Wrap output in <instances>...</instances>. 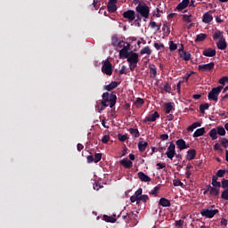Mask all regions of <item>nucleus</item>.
<instances>
[{
    "label": "nucleus",
    "instance_id": "obj_1",
    "mask_svg": "<svg viewBox=\"0 0 228 228\" xmlns=\"http://www.w3.org/2000/svg\"><path fill=\"white\" fill-rule=\"evenodd\" d=\"M102 101L101 102L102 106L103 108H113L117 104V94L115 93H103L102 95ZM110 102V104H108Z\"/></svg>",
    "mask_w": 228,
    "mask_h": 228
},
{
    "label": "nucleus",
    "instance_id": "obj_2",
    "mask_svg": "<svg viewBox=\"0 0 228 228\" xmlns=\"http://www.w3.org/2000/svg\"><path fill=\"white\" fill-rule=\"evenodd\" d=\"M135 11L141 15V17H143V19H147L149 15H151V8L145 4V2H139Z\"/></svg>",
    "mask_w": 228,
    "mask_h": 228
},
{
    "label": "nucleus",
    "instance_id": "obj_3",
    "mask_svg": "<svg viewBox=\"0 0 228 228\" xmlns=\"http://www.w3.org/2000/svg\"><path fill=\"white\" fill-rule=\"evenodd\" d=\"M224 90V86H218L217 87L212 88V90L208 93V101H214L216 102L218 101V96Z\"/></svg>",
    "mask_w": 228,
    "mask_h": 228
},
{
    "label": "nucleus",
    "instance_id": "obj_4",
    "mask_svg": "<svg viewBox=\"0 0 228 228\" xmlns=\"http://www.w3.org/2000/svg\"><path fill=\"white\" fill-rule=\"evenodd\" d=\"M102 74H105L106 76H111L113 74V65L109 60H106L102 67Z\"/></svg>",
    "mask_w": 228,
    "mask_h": 228
},
{
    "label": "nucleus",
    "instance_id": "obj_5",
    "mask_svg": "<svg viewBox=\"0 0 228 228\" xmlns=\"http://www.w3.org/2000/svg\"><path fill=\"white\" fill-rule=\"evenodd\" d=\"M166 156L168 159H171V161L175 157V144L174 142H170L166 151Z\"/></svg>",
    "mask_w": 228,
    "mask_h": 228
},
{
    "label": "nucleus",
    "instance_id": "obj_6",
    "mask_svg": "<svg viewBox=\"0 0 228 228\" xmlns=\"http://www.w3.org/2000/svg\"><path fill=\"white\" fill-rule=\"evenodd\" d=\"M215 69V62H210L208 64H202L198 66V70L200 72H211Z\"/></svg>",
    "mask_w": 228,
    "mask_h": 228
},
{
    "label": "nucleus",
    "instance_id": "obj_7",
    "mask_svg": "<svg viewBox=\"0 0 228 228\" xmlns=\"http://www.w3.org/2000/svg\"><path fill=\"white\" fill-rule=\"evenodd\" d=\"M159 118V113L155 111L153 114L147 116L144 119H142V124H149V122H156Z\"/></svg>",
    "mask_w": 228,
    "mask_h": 228
},
{
    "label": "nucleus",
    "instance_id": "obj_8",
    "mask_svg": "<svg viewBox=\"0 0 228 228\" xmlns=\"http://www.w3.org/2000/svg\"><path fill=\"white\" fill-rule=\"evenodd\" d=\"M124 19H127L129 22H133L136 19V13L133 10H128L123 12Z\"/></svg>",
    "mask_w": 228,
    "mask_h": 228
},
{
    "label": "nucleus",
    "instance_id": "obj_9",
    "mask_svg": "<svg viewBox=\"0 0 228 228\" xmlns=\"http://www.w3.org/2000/svg\"><path fill=\"white\" fill-rule=\"evenodd\" d=\"M211 13H215V11H209L203 14L202 22H204V24L213 22V14Z\"/></svg>",
    "mask_w": 228,
    "mask_h": 228
},
{
    "label": "nucleus",
    "instance_id": "obj_10",
    "mask_svg": "<svg viewBox=\"0 0 228 228\" xmlns=\"http://www.w3.org/2000/svg\"><path fill=\"white\" fill-rule=\"evenodd\" d=\"M216 213H218V209L209 210L207 208L201 211V216H206V218H213Z\"/></svg>",
    "mask_w": 228,
    "mask_h": 228
},
{
    "label": "nucleus",
    "instance_id": "obj_11",
    "mask_svg": "<svg viewBox=\"0 0 228 228\" xmlns=\"http://www.w3.org/2000/svg\"><path fill=\"white\" fill-rule=\"evenodd\" d=\"M118 0H109L107 4V10L110 13H115L117 12V3Z\"/></svg>",
    "mask_w": 228,
    "mask_h": 228
},
{
    "label": "nucleus",
    "instance_id": "obj_12",
    "mask_svg": "<svg viewBox=\"0 0 228 228\" xmlns=\"http://www.w3.org/2000/svg\"><path fill=\"white\" fill-rule=\"evenodd\" d=\"M138 56L137 53L130 52V55L126 58V61H128V63H138V61H140Z\"/></svg>",
    "mask_w": 228,
    "mask_h": 228
},
{
    "label": "nucleus",
    "instance_id": "obj_13",
    "mask_svg": "<svg viewBox=\"0 0 228 228\" xmlns=\"http://www.w3.org/2000/svg\"><path fill=\"white\" fill-rule=\"evenodd\" d=\"M188 6H190V0H183L177 4L175 10H177V12H183V10H185Z\"/></svg>",
    "mask_w": 228,
    "mask_h": 228
},
{
    "label": "nucleus",
    "instance_id": "obj_14",
    "mask_svg": "<svg viewBox=\"0 0 228 228\" xmlns=\"http://www.w3.org/2000/svg\"><path fill=\"white\" fill-rule=\"evenodd\" d=\"M216 45L217 49L220 51H225L227 49V42L225 41V37H222L216 43Z\"/></svg>",
    "mask_w": 228,
    "mask_h": 228
},
{
    "label": "nucleus",
    "instance_id": "obj_15",
    "mask_svg": "<svg viewBox=\"0 0 228 228\" xmlns=\"http://www.w3.org/2000/svg\"><path fill=\"white\" fill-rule=\"evenodd\" d=\"M176 147L179 151H184V149L190 148V145L186 144V142L183 139H178L176 142Z\"/></svg>",
    "mask_w": 228,
    "mask_h": 228
},
{
    "label": "nucleus",
    "instance_id": "obj_16",
    "mask_svg": "<svg viewBox=\"0 0 228 228\" xmlns=\"http://www.w3.org/2000/svg\"><path fill=\"white\" fill-rule=\"evenodd\" d=\"M202 54L208 58H213V56H216V50L213 48H207L203 50Z\"/></svg>",
    "mask_w": 228,
    "mask_h": 228
},
{
    "label": "nucleus",
    "instance_id": "obj_17",
    "mask_svg": "<svg viewBox=\"0 0 228 228\" xmlns=\"http://www.w3.org/2000/svg\"><path fill=\"white\" fill-rule=\"evenodd\" d=\"M197 158V151L195 149H190L187 151L186 159L191 161Z\"/></svg>",
    "mask_w": 228,
    "mask_h": 228
},
{
    "label": "nucleus",
    "instance_id": "obj_18",
    "mask_svg": "<svg viewBox=\"0 0 228 228\" xmlns=\"http://www.w3.org/2000/svg\"><path fill=\"white\" fill-rule=\"evenodd\" d=\"M119 165H122L125 168H133V161L127 159H123L119 161Z\"/></svg>",
    "mask_w": 228,
    "mask_h": 228
},
{
    "label": "nucleus",
    "instance_id": "obj_19",
    "mask_svg": "<svg viewBox=\"0 0 228 228\" xmlns=\"http://www.w3.org/2000/svg\"><path fill=\"white\" fill-rule=\"evenodd\" d=\"M120 83L117 81H112L110 84L104 86V90H107V92H111V90H115L117 86H118Z\"/></svg>",
    "mask_w": 228,
    "mask_h": 228
},
{
    "label": "nucleus",
    "instance_id": "obj_20",
    "mask_svg": "<svg viewBox=\"0 0 228 228\" xmlns=\"http://www.w3.org/2000/svg\"><path fill=\"white\" fill-rule=\"evenodd\" d=\"M138 178L140 179V181H142V183H151V177H149V175H145V173L143 172H139L137 174Z\"/></svg>",
    "mask_w": 228,
    "mask_h": 228
},
{
    "label": "nucleus",
    "instance_id": "obj_21",
    "mask_svg": "<svg viewBox=\"0 0 228 228\" xmlns=\"http://www.w3.org/2000/svg\"><path fill=\"white\" fill-rule=\"evenodd\" d=\"M131 54V52H128L126 48H122L119 51V58L120 60H126L127 58H129V55Z\"/></svg>",
    "mask_w": 228,
    "mask_h": 228
},
{
    "label": "nucleus",
    "instance_id": "obj_22",
    "mask_svg": "<svg viewBox=\"0 0 228 228\" xmlns=\"http://www.w3.org/2000/svg\"><path fill=\"white\" fill-rule=\"evenodd\" d=\"M172 110H174L173 102L164 103V111H165V113H167V115H170Z\"/></svg>",
    "mask_w": 228,
    "mask_h": 228
},
{
    "label": "nucleus",
    "instance_id": "obj_23",
    "mask_svg": "<svg viewBox=\"0 0 228 228\" xmlns=\"http://www.w3.org/2000/svg\"><path fill=\"white\" fill-rule=\"evenodd\" d=\"M159 206H162V208H170L172 205L170 203L169 200H167V198H161L159 201Z\"/></svg>",
    "mask_w": 228,
    "mask_h": 228
},
{
    "label": "nucleus",
    "instance_id": "obj_24",
    "mask_svg": "<svg viewBox=\"0 0 228 228\" xmlns=\"http://www.w3.org/2000/svg\"><path fill=\"white\" fill-rule=\"evenodd\" d=\"M206 133V128L201 127L198 128L192 134L193 138H199V136H204V134Z\"/></svg>",
    "mask_w": 228,
    "mask_h": 228
},
{
    "label": "nucleus",
    "instance_id": "obj_25",
    "mask_svg": "<svg viewBox=\"0 0 228 228\" xmlns=\"http://www.w3.org/2000/svg\"><path fill=\"white\" fill-rule=\"evenodd\" d=\"M149 147V142L141 141L138 142V149L140 152H145V149Z\"/></svg>",
    "mask_w": 228,
    "mask_h": 228
},
{
    "label": "nucleus",
    "instance_id": "obj_26",
    "mask_svg": "<svg viewBox=\"0 0 228 228\" xmlns=\"http://www.w3.org/2000/svg\"><path fill=\"white\" fill-rule=\"evenodd\" d=\"M210 195L212 197H218L220 195V187L210 186Z\"/></svg>",
    "mask_w": 228,
    "mask_h": 228
},
{
    "label": "nucleus",
    "instance_id": "obj_27",
    "mask_svg": "<svg viewBox=\"0 0 228 228\" xmlns=\"http://www.w3.org/2000/svg\"><path fill=\"white\" fill-rule=\"evenodd\" d=\"M179 56L184 61H190V60H191V53H190V52H183V53H180Z\"/></svg>",
    "mask_w": 228,
    "mask_h": 228
},
{
    "label": "nucleus",
    "instance_id": "obj_28",
    "mask_svg": "<svg viewBox=\"0 0 228 228\" xmlns=\"http://www.w3.org/2000/svg\"><path fill=\"white\" fill-rule=\"evenodd\" d=\"M211 140H217L218 139V132L216 128H212L208 133Z\"/></svg>",
    "mask_w": 228,
    "mask_h": 228
},
{
    "label": "nucleus",
    "instance_id": "obj_29",
    "mask_svg": "<svg viewBox=\"0 0 228 228\" xmlns=\"http://www.w3.org/2000/svg\"><path fill=\"white\" fill-rule=\"evenodd\" d=\"M140 54H147L148 56H151L152 54V50H151L150 46H145L141 50Z\"/></svg>",
    "mask_w": 228,
    "mask_h": 228
},
{
    "label": "nucleus",
    "instance_id": "obj_30",
    "mask_svg": "<svg viewBox=\"0 0 228 228\" xmlns=\"http://www.w3.org/2000/svg\"><path fill=\"white\" fill-rule=\"evenodd\" d=\"M212 186L216 188H222V183L218 182V177L216 175L212 177Z\"/></svg>",
    "mask_w": 228,
    "mask_h": 228
},
{
    "label": "nucleus",
    "instance_id": "obj_31",
    "mask_svg": "<svg viewBox=\"0 0 228 228\" xmlns=\"http://www.w3.org/2000/svg\"><path fill=\"white\" fill-rule=\"evenodd\" d=\"M149 69H150V73L153 74V77H156V76L158 75V68H156V65L151 64L149 66Z\"/></svg>",
    "mask_w": 228,
    "mask_h": 228
},
{
    "label": "nucleus",
    "instance_id": "obj_32",
    "mask_svg": "<svg viewBox=\"0 0 228 228\" xmlns=\"http://www.w3.org/2000/svg\"><path fill=\"white\" fill-rule=\"evenodd\" d=\"M206 38H208V35L200 33L196 37L195 42H204Z\"/></svg>",
    "mask_w": 228,
    "mask_h": 228
},
{
    "label": "nucleus",
    "instance_id": "obj_33",
    "mask_svg": "<svg viewBox=\"0 0 228 228\" xmlns=\"http://www.w3.org/2000/svg\"><path fill=\"white\" fill-rule=\"evenodd\" d=\"M129 133L130 134H133L134 138H139L140 136V131H138V128H130Z\"/></svg>",
    "mask_w": 228,
    "mask_h": 228
},
{
    "label": "nucleus",
    "instance_id": "obj_34",
    "mask_svg": "<svg viewBox=\"0 0 228 228\" xmlns=\"http://www.w3.org/2000/svg\"><path fill=\"white\" fill-rule=\"evenodd\" d=\"M206 110H209V103H204L200 105V111L204 115Z\"/></svg>",
    "mask_w": 228,
    "mask_h": 228
},
{
    "label": "nucleus",
    "instance_id": "obj_35",
    "mask_svg": "<svg viewBox=\"0 0 228 228\" xmlns=\"http://www.w3.org/2000/svg\"><path fill=\"white\" fill-rule=\"evenodd\" d=\"M103 220L105 222H109L110 224H115V222H117V219L112 217V216H107V215H104L103 216Z\"/></svg>",
    "mask_w": 228,
    "mask_h": 228
},
{
    "label": "nucleus",
    "instance_id": "obj_36",
    "mask_svg": "<svg viewBox=\"0 0 228 228\" xmlns=\"http://www.w3.org/2000/svg\"><path fill=\"white\" fill-rule=\"evenodd\" d=\"M200 122H195L191 126H188L187 130L192 132L194 129H197V127H200Z\"/></svg>",
    "mask_w": 228,
    "mask_h": 228
},
{
    "label": "nucleus",
    "instance_id": "obj_37",
    "mask_svg": "<svg viewBox=\"0 0 228 228\" xmlns=\"http://www.w3.org/2000/svg\"><path fill=\"white\" fill-rule=\"evenodd\" d=\"M134 104L137 108H141V106H143L145 104V100L142 98H137Z\"/></svg>",
    "mask_w": 228,
    "mask_h": 228
},
{
    "label": "nucleus",
    "instance_id": "obj_38",
    "mask_svg": "<svg viewBox=\"0 0 228 228\" xmlns=\"http://www.w3.org/2000/svg\"><path fill=\"white\" fill-rule=\"evenodd\" d=\"M162 31H165L166 35H170V24L169 23H164Z\"/></svg>",
    "mask_w": 228,
    "mask_h": 228
},
{
    "label": "nucleus",
    "instance_id": "obj_39",
    "mask_svg": "<svg viewBox=\"0 0 228 228\" xmlns=\"http://www.w3.org/2000/svg\"><path fill=\"white\" fill-rule=\"evenodd\" d=\"M222 37H224V36H223V32L220 31V30H217V31H216V32L214 33V35H213V39H214V40H218V38H222Z\"/></svg>",
    "mask_w": 228,
    "mask_h": 228
},
{
    "label": "nucleus",
    "instance_id": "obj_40",
    "mask_svg": "<svg viewBox=\"0 0 228 228\" xmlns=\"http://www.w3.org/2000/svg\"><path fill=\"white\" fill-rule=\"evenodd\" d=\"M177 49V44L174 43V41H169V51L174 53Z\"/></svg>",
    "mask_w": 228,
    "mask_h": 228
},
{
    "label": "nucleus",
    "instance_id": "obj_41",
    "mask_svg": "<svg viewBox=\"0 0 228 228\" xmlns=\"http://www.w3.org/2000/svg\"><path fill=\"white\" fill-rule=\"evenodd\" d=\"M216 130L219 136H225V128L224 126H218Z\"/></svg>",
    "mask_w": 228,
    "mask_h": 228
},
{
    "label": "nucleus",
    "instance_id": "obj_42",
    "mask_svg": "<svg viewBox=\"0 0 228 228\" xmlns=\"http://www.w3.org/2000/svg\"><path fill=\"white\" fill-rule=\"evenodd\" d=\"M162 90H164V92H167V94H170V92L172 91V86H170V84H168V82H166Z\"/></svg>",
    "mask_w": 228,
    "mask_h": 228
},
{
    "label": "nucleus",
    "instance_id": "obj_43",
    "mask_svg": "<svg viewBox=\"0 0 228 228\" xmlns=\"http://www.w3.org/2000/svg\"><path fill=\"white\" fill-rule=\"evenodd\" d=\"M191 17H193L191 14H183V22H191Z\"/></svg>",
    "mask_w": 228,
    "mask_h": 228
},
{
    "label": "nucleus",
    "instance_id": "obj_44",
    "mask_svg": "<svg viewBox=\"0 0 228 228\" xmlns=\"http://www.w3.org/2000/svg\"><path fill=\"white\" fill-rule=\"evenodd\" d=\"M173 184H174V186H181V188H183V186H184V183H183V182H181L180 179L174 180Z\"/></svg>",
    "mask_w": 228,
    "mask_h": 228
},
{
    "label": "nucleus",
    "instance_id": "obj_45",
    "mask_svg": "<svg viewBox=\"0 0 228 228\" xmlns=\"http://www.w3.org/2000/svg\"><path fill=\"white\" fill-rule=\"evenodd\" d=\"M94 163H99V161H101V159H102V153H96L94 155Z\"/></svg>",
    "mask_w": 228,
    "mask_h": 228
},
{
    "label": "nucleus",
    "instance_id": "obj_46",
    "mask_svg": "<svg viewBox=\"0 0 228 228\" xmlns=\"http://www.w3.org/2000/svg\"><path fill=\"white\" fill-rule=\"evenodd\" d=\"M221 199L224 200H228V189H225L222 194H221Z\"/></svg>",
    "mask_w": 228,
    "mask_h": 228
},
{
    "label": "nucleus",
    "instance_id": "obj_47",
    "mask_svg": "<svg viewBox=\"0 0 228 228\" xmlns=\"http://www.w3.org/2000/svg\"><path fill=\"white\" fill-rule=\"evenodd\" d=\"M120 41H118V37H117V36H113L112 37V45L113 47H117L118 44L119 43Z\"/></svg>",
    "mask_w": 228,
    "mask_h": 228
},
{
    "label": "nucleus",
    "instance_id": "obj_48",
    "mask_svg": "<svg viewBox=\"0 0 228 228\" xmlns=\"http://www.w3.org/2000/svg\"><path fill=\"white\" fill-rule=\"evenodd\" d=\"M143 193V189L139 188L135 192H134V196L137 197V199H140L142 194Z\"/></svg>",
    "mask_w": 228,
    "mask_h": 228
},
{
    "label": "nucleus",
    "instance_id": "obj_49",
    "mask_svg": "<svg viewBox=\"0 0 228 228\" xmlns=\"http://www.w3.org/2000/svg\"><path fill=\"white\" fill-rule=\"evenodd\" d=\"M154 47H155V49H157V51H159L161 49H165V45L154 43Z\"/></svg>",
    "mask_w": 228,
    "mask_h": 228
},
{
    "label": "nucleus",
    "instance_id": "obj_50",
    "mask_svg": "<svg viewBox=\"0 0 228 228\" xmlns=\"http://www.w3.org/2000/svg\"><path fill=\"white\" fill-rule=\"evenodd\" d=\"M225 175V169H219L216 173V177H224Z\"/></svg>",
    "mask_w": 228,
    "mask_h": 228
},
{
    "label": "nucleus",
    "instance_id": "obj_51",
    "mask_svg": "<svg viewBox=\"0 0 228 228\" xmlns=\"http://www.w3.org/2000/svg\"><path fill=\"white\" fill-rule=\"evenodd\" d=\"M149 200V196L147 194H143L139 198V202H147Z\"/></svg>",
    "mask_w": 228,
    "mask_h": 228
},
{
    "label": "nucleus",
    "instance_id": "obj_52",
    "mask_svg": "<svg viewBox=\"0 0 228 228\" xmlns=\"http://www.w3.org/2000/svg\"><path fill=\"white\" fill-rule=\"evenodd\" d=\"M161 187L159 186H155L153 191H151V195H154L155 197L158 195V192L159 191Z\"/></svg>",
    "mask_w": 228,
    "mask_h": 228
},
{
    "label": "nucleus",
    "instance_id": "obj_53",
    "mask_svg": "<svg viewBox=\"0 0 228 228\" xmlns=\"http://www.w3.org/2000/svg\"><path fill=\"white\" fill-rule=\"evenodd\" d=\"M130 201L131 202H136V204H140V200L138 197L134 196V194L130 197Z\"/></svg>",
    "mask_w": 228,
    "mask_h": 228
},
{
    "label": "nucleus",
    "instance_id": "obj_54",
    "mask_svg": "<svg viewBox=\"0 0 228 228\" xmlns=\"http://www.w3.org/2000/svg\"><path fill=\"white\" fill-rule=\"evenodd\" d=\"M219 83L220 85H225V83H228V77H222L219 79Z\"/></svg>",
    "mask_w": 228,
    "mask_h": 228
},
{
    "label": "nucleus",
    "instance_id": "obj_55",
    "mask_svg": "<svg viewBox=\"0 0 228 228\" xmlns=\"http://www.w3.org/2000/svg\"><path fill=\"white\" fill-rule=\"evenodd\" d=\"M227 144H228V139L227 138H223L222 141H221V145L224 149H227Z\"/></svg>",
    "mask_w": 228,
    "mask_h": 228
},
{
    "label": "nucleus",
    "instance_id": "obj_56",
    "mask_svg": "<svg viewBox=\"0 0 228 228\" xmlns=\"http://www.w3.org/2000/svg\"><path fill=\"white\" fill-rule=\"evenodd\" d=\"M131 72H134L136 67H138V63H128Z\"/></svg>",
    "mask_w": 228,
    "mask_h": 228
},
{
    "label": "nucleus",
    "instance_id": "obj_57",
    "mask_svg": "<svg viewBox=\"0 0 228 228\" xmlns=\"http://www.w3.org/2000/svg\"><path fill=\"white\" fill-rule=\"evenodd\" d=\"M156 12H157V13L153 12V17H158V18L161 17V14H159V13H163V11L159 10V8H157Z\"/></svg>",
    "mask_w": 228,
    "mask_h": 228
},
{
    "label": "nucleus",
    "instance_id": "obj_58",
    "mask_svg": "<svg viewBox=\"0 0 228 228\" xmlns=\"http://www.w3.org/2000/svg\"><path fill=\"white\" fill-rule=\"evenodd\" d=\"M222 188H224L225 190V188H228V180L227 179H223L222 180V184H221Z\"/></svg>",
    "mask_w": 228,
    "mask_h": 228
},
{
    "label": "nucleus",
    "instance_id": "obj_59",
    "mask_svg": "<svg viewBox=\"0 0 228 228\" xmlns=\"http://www.w3.org/2000/svg\"><path fill=\"white\" fill-rule=\"evenodd\" d=\"M102 143H108L110 142V135H103L102 138Z\"/></svg>",
    "mask_w": 228,
    "mask_h": 228
},
{
    "label": "nucleus",
    "instance_id": "obj_60",
    "mask_svg": "<svg viewBox=\"0 0 228 228\" xmlns=\"http://www.w3.org/2000/svg\"><path fill=\"white\" fill-rule=\"evenodd\" d=\"M118 140H119V142H126V140H127V135L118 134Z\"/></svg>",
    "mask_w": 228,
    "mask_h": 228
},
{
    "label": "nucleus",
    "instance_id": "obj_61",
    "mask_svg": "<svg viewBox=\"0 0 228 228\" xmlns=\"http://www.w3.org/2000/svg\"><path fill=\"white\" fill-rule=\"evenodd\" d=\"M214 151H221V152L224 151V149H222L220 147V144L218 142H216L215 145H214Z\"/></svg>",
    "mask_w": 228,
    "mask_h": 228
},
{
    "label": "nucleus",
    "instance_id": "obj_62",
    "mask_svg": "<svg viewBox=\"0 0 228 228\" xmlns=\"http://www.w3.org/2000/svg\"><path fill=\"white\" fill-rule=\"evenodd\" d=\"M126 42L124 41H119L118 44L116 45V47L118 49H122V47L124 48V45H125Z\"/></svg>",
    "mask_w": 228,
    "mask_h": 228
},
{
    "label": "nucleus",
    "instance_id": "obj_63",
    "mask_svg": "<svg viewBox=\"0 0 228 228\" xmlns=\"http://www.w3.org/2000/svg\"><path fill=\"white\" fill-rule=\"evenodd\" d=\"M183 224H184V221H183V220H181V219L175 221V225H176L177 227H183Z\"/></svg>",
    "mask_w": 228,
    "mask_h": 228
},
{
    "label": "nucleus",
    "instance_id": "obj_64",
    "mask_svg": "<svg viewBox=\"0 0 228 228\" xmlns=\"http://www.w3.org/2000/svg\"><path fill=\"white\" fill-rule=\"evenodd\" d=\"M87 163H94V156L89 155L86 157Z\"/></svg>",
    "mask_w": 228,
    "mask_h": 228
}]
</instances>
